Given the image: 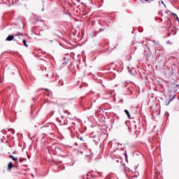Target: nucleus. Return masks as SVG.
I'll return each instance as SVG.
<instances>
[{
    "label": "nucleus",
    "instance_id": "nucleus-1",
    "mask_svg": "<svg viewBox=\"0 0 179 179\" xmlns=\"http://www.w3.org/2000/svg\"><path fill=\"white\" fill-rule=\"evenodd\" d=\"M9 158L12 159L13 162H15V166H17V164H19V159L13 157V155H9Z\"/></svg>",
    "mask_w": 179,
    "mask_h": 179
},
{
    "label": "nucleus",
    "instance_id": "nucleus-2",
    "mask_svg": "<svg viewBox=\"0 0 179 179\" xmlns=\"http://www.w3.org/2000/svg\"><path fill=\"white\" fill-rule=\"evenodd\" d=\"M14 166H13V163L12 162H9L8 164V170L9 171H10V170H12V169H13Z\"/></svg>",
    "mask_w": 179,
    "mask_h": 179
},
{
    "label": "nucleus",
    "instance_id": "nucleus-3",
    "mask_svg": "<svg viewBox=\"0 0 179 179\" xmlns=\"http://www.w3.org/2000/svg\"><path fill=\"white\" fill-rule=\"evenodd\" d=\"M13 38H15V36H13V35H9L6 40V41H12Z\"/></svg>",
    "mask_w": 179,
    "mask_h": 179
},
{
    "label": "nucleus",
    "instance_id": "nucleus-4",
    "mask_svg": "<svg viewBox=\"0 0 179 179\" xmlns=\"http://www.w3.org/2000/svg\"><path fill=\"white\" fill-rule=\"evenodd\" d=\"M124 113L127 115L128 118L131 119V115L129 114V111H128V110H124Z\"/></svg>",
    "mask_w": 179,
    "mask_h": 179
},
{
    "label": "nucleus",
    "instance_id": "nucleus-5",
    "mask_svg": "<svg viewBox=\"0 0 179 179\" xmlns=\"http://www.w3.org/2000/svg\"><path fill=\"white\" fill-rule=\"evenodd\" d=\"M22 43H23L25 47H29V45H27V43L26 39H24V40L22 41Z\"/></svg>",
    "mask_w": 179,
    "mask_h": 179
},
{
    "label": "nucleus",
    "instance_id": "nucleus-6",
    "mask_svg": "<svg viewBox=\"0 0 179 179\" xmlns=\"http://www.w3.org/2000/svg\"><path fill=\"white\" fill-rule=\"evenodd\" d=\"M19 162H20V163H22L23 162H26V158H20Z\"/></svg>",
    "mask_w": 179,
    "mask_h": 179
},
{
    "label": "nucleus",
    "instance_id": "nucleus-7",
    "mask_svg": "<svg viewBox=\"0 0 179 179\" xmlns=\"http://www.w3.org/2000/svg\"><path fill=\"white\" fill-rule=\"evenodd\" d=\"M65 114H68V115H71V112L68 110H64Z\"/></svg>",
    "mask_w": 179,
    "mask_h": 179
},
{
    "label": "nucleus",
    "instance_id": "nucleus-8",
    "mask_svg": "<svg viewBox=\"0 0 179 179\" xmlns=\"http://www.w3.org/2000/svg\"><path fill=\"white\" fill-rule=\"evenodd\" d=\"M59 85H61V86H64V81L60 80V81L59 82Z\"/></svg>",
    "mask_w": 179,
    "mask_h": 179
},
{
    "label": "nucleus",
    "instance_id": "nucleus-9",
    "mask_svg": "<svg viewBox=\"0 0 179 179\" xmlns=\"http://www.w3.org/2000/svg\"><path fill=\"white\" fill-rule=\"evenodd\" d=\"M15 36H23V34H17Z\"/></svg>",
    "mask_w": 179,
    "mask_h": 179
},
{
    "label": "nucleus",
    "instance_id": "nucleus-10",
    "mask_svg": "<svg viewBox=\"0 0 179 179\" xmlns=\"http://www.w3.org/2000/svg\"><path fill=\"white\" fill-rule=\"evenodd\" d=\"M173 99H176V95H173V98L171 99V101L173 100Z\"/></svg>",
    "mask_w": 179,
    "mask_h": 179
},
{
    "label": "nucleus",
    "instance_id": "nucleus-11",
    "mask_svg": "<svg viewBox=\"0 0 179 179\" xmlns=\"http://www.w3.org/2000/svg\"><path fill=\"white\" fill-rule=\"evenodd\" d=\"M77 2H80V0H76Z\"/></svg>",
    "mask_w": 179,
    "mask_h": 179
},
{
    "label": "nucleus",
    "instance_id": "nucleus-12",
    "mask_svg": "<svg viewBox=\"0 0 179 179\" xmlns=\"http://www.w3.org/2000/svg\"><path fill=\"white\" fill-rule=\"evenodd\" d=\"M45 91H46V92H48V89H45Z\"/></svg>",
    "mask_w": 179,
    "mask_h": 179
},
{
    "label": "nucleus",
    "instance_id": "nucleus-13",
    "mask_svg": "<svg viewBox=\"0 0 179 179\" xmlns=\"http://www.w3.org/2000/svg\"><path fill=\"white\" fill-rule=\"evenodd\" d=\"M169 104H170V101H169V103H168L167 106H169Z\"/></svg>",
    "mask_w": 179,
    "mask_h": 179
},
{
    "label": "nucleus",
    "instance_id": "nucleus-14",
    "mask_svg": "<svg viewBox=\"0 0 179 179\" xmlns=\"http://www.w3.org/2000/svg\"><path fill=\"white\" fill-rule=\"evenodd\" d=\"M144 1H149V0H144Z\"/></svg>",
    "mask_w": 179,
    "mask_h": 179
},
{
    "label": "nucleus",
    "instance_id": "nucleus-15",
    "mask_svg": "<svg viewBox=\"0 0 179 179\" xmlns=\"http://www.w3.org/2000/svg\"><path fill=\"white\" fill-rule=\"evenodd\" d=\"M80 140L82 141V138H80Z\"/></svg>",
    "mask_w": 179,
    "mask_h": 179
}]
</instances>
